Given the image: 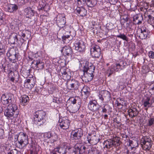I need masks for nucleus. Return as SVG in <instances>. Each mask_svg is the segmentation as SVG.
Returning a JSON list of instances; mask_svg holds the SVG:
<instances>
[{
    "mask_svg": "<svg viewBox=\"0 0 154 154\" xmlns=\"http://www.w3.org/2000/svg\"><path fill=\"white\" fill-rule=\"evenodd\" d=\"M50 132H48L47 133H45L44 134V137L45 139L47 140L49 138H50Z\"/></svg>",
    "mask_w": 154,
    "mask_h": 154,
    "instance_id": "obj_41",
    "label": "nucleus"
},
{
    "mask_svg": "<svg viewBox=\"0 0 154 154\" xmlns=\"http://www.w3.org/2000/svg\"><path fill=\"white\" fill-rule=\"evenodd\" d=\"M57 23L58 26L60 28H64L66 23L65 16L63 14H59L57 17Z\"/></svg>",
    "mask_w": 154,
    "mask_h": 154,
    "instance_id": "obj_8",
    "label": "nucleus"
},
{
    "mask_svg": "<svg viewBox=\"0 0 154 154\" xmlns=\"http://www.w3.org/2000/svg\"><path fill=\"white\" fill-rule=\"evenodd\" d=\"M14 139L18 141L17 146L20 149L23 148L29 143L27 136L23 133H20L19 135H16L14 136Z\"/></svg>",
    "mask_w": 154,
    "mask_h": 154,
    "instance_id": "obj_3",
    "label": "nucleus"
},
{
    "mask_svg": "<svg viewBox=\"0 0 154 154\" xmlns=\"http://www.w3.org/2000/svg\"><path fill=\"white\" fill-rule=\"evenodd\" d=\"M127 153H128V150H127Z\"/></svg>",
    "mask_w": 154,
    "mask_h": 154,
    "instance_id": "obj_62",
    "label": "nucleus"
},
{
    "mask_svg": "<svg viewBox=\"0 0 154 154\" xmlns=\"http://www.w3.org/2000/svg\"><path fill=\"white\" fill-rule=\"evenodd\" d=\"M108 117V115L107 114H105L104 115V118L105 119H106Z\"/></svg>",
    "mask_w": 154,
    "mask_h": 154,
    "instance_id": "obj_60",
    "label": "nucleus"
},
{
    "mask_svg": "<svg viewBox=\"0 0 154 154\" xmlns=\"http://www.w3.org/2000/svg\"><path fill=\"white\" fill-rule=\"evenodd\" d=\"M18 9V6L16 5H10L8 6V11L10 12H13L16 11Z\"/></svg>",
    "mask_w": 154,
    "mask_h": 154,
    "instance_id": "obj_24",
    "label": "nucleus"
},
{
    "mask_svg": "<svg viewBox=\"0 0 154 154\" xmlns=\"http://www.w3.org/2000/svg\"><path fill=\"white\" fill-rule=\"evenodd\" d=\"M62 75L61 77L65 80H68L70 78V73L66 69H64L61 71Z\"/></svg>",
    "mask_w": 154,
    "mask_h": 154,
    "instance_id": "obj_22",
    "label": "nucleus"
},
{
    "mask_svg": "<svg viewBox=\"0 0 154 154\" xmlns=\"http://www.w3.org/2000/svg\"><path fill=\"white\" fill-rule=\"evenodd\" d=\"M81 94L82 95L83 94L85 95V97H87L88 95L89 92L87 90V87H84L81 90Z\"/></svg>",
    "mask_w": 154,
    "mask_h": 154,
    "instance_id": "obj_33",
    "label": "nucleus"
},
{
    "mask_svg": "<svg viewBox=\"0 0 154 154\" xmlns=\"http://www.w3.org/2000/svg\"><path fill=\"white\" fill-rule=\"evenodd\" d=\"M149 33V32H140L139 37L142 39H145L147 38Z\"/></svg>",
    "mask_w": 154,
    "mask_h": 154,
    "instance_id": "obj_32",
    "label": "nucleus"
},
{
    "mask_svg": "<svg viewBox=\"0 0 154 154\" xmlns=\"http://www.w3.org/2000/svg\"><path fill=\"white\" fill-rule=\"evenodd\" d=\"M148 56L151 59H154V52L150 51L148 52Z\"/></svg>",
    "mask_w": 154,
    "mask_h": 154,
    "instance_id": "obj_46",
    "label": "nucleus"
},
{
    "mask_svg": "<svg viewBox=\"0 0 154 154\" xmlns=\"http://www.w3.org/2000/svg\"><path fill=\"white\" fill-rule=\"evenodd\" d=\"M34 152L35 151H34L33 150H32V149H30L31 154H32L33 153V152L34 153Z\"/></svg>",
    "mask_w": 154,
    "mask_h": 154,
    "instance_id": "obj_61",
    "label": "nucleus"
},
{
    "mask_svg": "<svg viewBox=\"0 0 154 154\" xmlns=\"http://www.w3.org/2000/svg\"><path fill=\"white\" fill-rule=\"evenodd\" d=\"M45 1L42 0L39 2V5L38 7L39 11L44 10L45 11H47L50 9V7L48 5H46L45 3Z\"/></svg>",
    "mask_w": 154,
    "mask_h": 154,
    "instance_id": "obj_18",
    "label": "nucleus"
},
{
    "mask_svg": "<svg viewBox=\"0 0 154 154\" xmlns=\"http://www.w3.org/2000/svg\"><path fill=\"white\" fill-rule=\"evenodd\" d=\"M149 19L147 20L148 23L151 25L154 24V18L152 17L150 15L148 16Z\"/></svg>",
    "mask_w": 154,
    "mask_h": 154,
    "instance_id": "obj_40",
    "label": "nucleus"
},
{
    "mask_svg": "<svg viewBox=\"0 0 154 154\" xmlns=\"http://www.w3.org/2000/svg\"><path fill=\"white\" fill-rule=\"evenodd\" d=\"M142 4L141 5L142 7H141L140 9L141 10H142L143 8L145 9L146 10L147 8V4L146 3L141 2L140 4Z\"/></svg>",
    "mask_w": 154,
    "mask_h": 154,
    "instance_id": "obj_42",
    "label": "nucleus"
},
{
    "mask_svg": "<svg viewBox=\"0 0 154 154\" xmlns=\"http://www.w3.org/2000/svg\"><path fill=\"white\" fill-rule=\"evenodd\" d=\"M78 83L77 81H75L74 83L71 84V85L69 89L70 90L73 89H74L77 88L78 86Z\"/></svg>",
    "mask_w": 154,
    "mask_h": 154,
    "instance_id": "obj_34",
    "label": "nucleus"
},
{
    "mask_svg": "<svg viewBox=\"0 0 154 154\" xmlns=\"http://www.w3.org/2000/svg\"><path fill=\"white\" fill-rule=\"evenodd\" d=\"M150 101V98L149 97H147L143 102V104L144 107L146 108V110H147L148 108L150 106V104L149 103Z\"/></svg>",
    "mask_w": 154,
    "mask_h": 154,
    "instance_id": "obj_29",
    "label": "nucleus"
},
{
    "mask_svg": "<svg viewBox=\"0 0 154 154\" xmlns=\"http://www.w3.org/2000/svg\"><path fill=\"white\" fill-rule=\"evenodd\" d=\"M3 17H2V13H0V20H2Z\"/></svg>",
    "mask_w": 154,
    "mask_h": 154,
    "instance_id": "obj_56",
    "label": "nucleus"
},
{
    "mask_svg": "<svg viewBox=\"0 0 154 154\" xmlns=\"http://www.w3.org/2000/svg\"><path fill=\"white\" fill-rule=\"evenodd\" d=\"M116 104L118 106H119L121 105V103H119L118 102H117Z\"/></svg>",
    "mask_w": 154,
    "mask_h": 154,
    "instance_id": "obj_59",
    "label": "nucleus"
},
{
    "mask_svg": "<svg viewBox=\"0 0 154 154\" xmlns=\"http://www.w3.org/2000/svg\"><path fill=\"white\" fill-rule=\"evenodd\" d=\"M1 99V102L4 105H7L11 103V98L8 96H6L4 94L2 95Z\"/></svg>",
    "mask_w": 154,
    "mask_h": 154,
    "instance_id": "obj_20",
    "label": "nucleus"
},
{
    "mask_svg": "<svg viewBox=\"0 0 154 154\" xmlns=\"http://www.w3.org/2000/svg\"><path fill=\"white\" fill-rule=\"evenodd\" d=\"M18 40L17 34L15 33H11L8 39L10 43L13 44H15V42L17 41Z\"/></svg>",
    "mask_w": 154,
    "mask_h": 154,
    "instance_id": "obj_21",
    "label": "nucleus"
},
{
    "mask_svg": "<svg viewBox=\"0 0 154 154\" xmlns=\"http://www.w3.org/2000/svg\"><path fill=\"white\" fill-rule=\"evenodd\" d=\"M25 12L27 15L31 17L34 15L35 12L30 7H27L25 9Z\"/></svg>",
    "mask_w": 154,
    "mask_h": 154,
    "instance_id": "obj_26",
    "label": "nucleus"
},
{
    "mask_svg": "<svg viewBox=\"0 0 154 154\" xmlns=\"http://www.w3.org/2000/svg\"><path fill=\"white\" fill-rule=\"evenodd\" d=\"M69 37V35H67V37H66L67 38H68Z\"/></svg>",
    "mask_w": 154,
    "mask_h": 154,
    "instance_id": "obj_63",
    "label": "nucleus"
},
{
    "mask_svg": "<svg viewBox=\"0 0 154 154\" xmlns=\"http://www.w3.org/2000/svg\"><path fill=\"white\" fill-rule=\"evenodd\" d=\"M88 106L89 109L91 111L94 112H95L98 110L100 108V106L97 102L93 101H90L88 105Z\"/></svg>",
    "mask_w": 154,
    "mask_h": 154,
    "instance_id": "obj_11",
    "label": "nucleus"
},
{
    "mask_svg": "<svg viewBox=\"0 0 154 154\" xmlns=\"http://www.w3.org/2000/svg\"><path fill=\"white\" fill-rule=\"evenodd\" d=\"M140 32H149V30L144 26H142L140 28Z\"/></svg>",
    "mask_w": 154,
    "mask_h": 154,
    "instance_id": "obj_47",
    "label": "nucleus"
},
{
    "mask_svg": "<svg viewBox=\"0 0 154 154\" xmlns=\"http://www.w3.org/2000/svg\"><path fill=\"white\" fill-rule=\"evenodd\" d=\"M51 154H69L65 147H60L54 149Z\"/></svg>",
    "mask_w": 154,
    "mask_h": 154,
    "instance_id": "obj_9",
    "label": "nucleus"
},
{
    "mask_svg": "<svg viewBox=\"0 0 154 154\" xmlns=\"http://www.w3.org/2000/svg\"><path fill=\"white\" fill-rule=\"evenodd\" d=\"M45 113L42 110H38L34 114L35 120L37 122V124L40 125L43 124L45 121Z\"/></svg>",
    "mask_w": 154,
    "mask_h": 154,
    "instance_id": "obj_4",
    "label": "nucleus"
},
{
    "mask_svg": "<svg viewBox=\"0 0 154 154\" xmlns=\"http://www.w3.org/2000/svg\"><path fill=\"white\" fill-rule=\"evenodd\" d=\"M14 77H12V78H11V81H12V82H13L14 81Z\"/></svg>",
    "mask_w": 154,
    "mask_h": 154,
    "instance_id": "obj_58",
    "label": "nucleus"
},
{
    "mask_svg": "<svg viewBox=\"0 0 154 154\" xmlns=\"http://www.w3.org/2000/svg\"><path fill=\"white\" fill-rule=\"evenodd\" d=\"M102 112L103 113H106L107 112V109L105 107V106H104L102 108Z\"/></svg>",
    "mask_w": 154,
    "mask_h": 154,
    "instance_id": "obj_54",
    "label": "nucleus"
},
{
    "mask_svg": "<svg viewBox=\"0 0 154 154\" xmlns=\"http://www.w3.org/2000/svg\"><path fill=\"white\" fill-rule=\"evenodd\" d=\"M143 20V17L141 15H137L133 17V21L136 24L139 25L141 23L142 20Z\"/></svg>",
    "mask_w": 154,
    "mask_h": 154,
    "instance_id": "obj_23",
    "label": "nucleus"
},
{
    "mask_svg": "<svg viewBox=\"0 0 154 154\" xmlns=\"http://www.w3.org/2000/svg\"><path fill=\"white\" fill-rule=\"evenodd\" d=\"M42 61L41 60V58L39 57L38 59H36L34 60L32 62V63L34 64L35 66H36L38 64H39L41 62H42Z\"/></svg>",
    "mask_w": 154,
    "mask_h": 154,
    "instance_id": "obj_35",
    "label": "nucleus"
},
{
    "mask_svg": "<svg viewBox=\"0 0 154 154\" xmlns=\"http://www.w3.org/2000/svg\"><path fill=\"white\" fill-rule=\"evenodd\" d=\"M57 99H58V97H54L53 99V102L58 103H61V101L60 100H57Z\"/></svg>",
    "mask_w": 154,
    "mask_h": 154,
    "instance_id": "obj_48",
    "label": "nucleus"
},
{
    "mask_svg": "<svg viewBox=\"0 0 154 154\" xmlns=\"http://www.w3.org/2000/svg\"><path fill=\"white\" fill-rule=\"evenodd\" d=\"M61 52L64 56H69L71 54L72 51L70 47L69 46H65L61 50Z\"/></svg>",
    "mask_w": 154,
    "mask_h": 154,
    "instance_id": "obj_16",
    "label": "nucleus"
},
{
    "mask_svg": "<svg viewBox=\"0 0 154 154\" xmlns=\"http://www.w3.org/2000/svg\"><path fill=\"white\" fill-rule=\"evenodd\" d=\"M117 37L118 38H120L128 42V38L124 34H120L117 35Z\"/></svg>",
    "mask_w": 154,
    "mask_h": 154,
    "instance_id": "obj_36",
    "label": "nucleus"
},
{
    "mask_svg": "<svg viewBox=\"0 0 154 154\" xmlns=\"http://www.w3.org/2000/svg\"><path fill=\"white\" fill-rule=\"evenodd\" d=\"M114 142L111 140L106 141L105 142V143L106 144L105 147L107 149H109L114 145Z\"/></svg>",
    "mask_w": 154,
    "mask_h": 154,
    "instance_id": "obj_30",
    "label": "nucleus"
},
{
    "mask_svg": "<svg viewBox=\"0 0 154 154\" xmlns=\"http://www.w3.org/2000/svg\"><path fill=\"white\" fill-rule=\"evenodd\" d=\"M85 65L84 66V77L85 82L91 80L93 77V73L95 69L94 66L91 63L87 61H84Z\"/></svg>",
    "mask_w": 154,
    "mask_h": 154,
    "instance_id": "obj_1",
    "label": "nucleus"
},
{
    "mask_svg": "<svg viewBox=\"0 0 154 154\" xmlns=\"http://www.w3.org/2000/svg\"><path fill=\"white\" fill-rule=\"evenodd\" d=\"M50 138L54 141H55L57 139V134L54 132H50Z\"/></svg>",
    "mask_w": 154,
    "mask_h": 154,
    "instance_id": "obj_39",
    "label": "nucleus"
},
{
    "mask_svg": "<svg viewBox=\"0 0 154 154\" xmlns=\"http://www.w3.org/2000/svg\"><path fill=\"white\" fill-rule=\"evenodd\" d=\"M78 4L80 5H82L85 4L87 3V0H77Z\"/></svg>",
    "mask_w": 154,
    "mask_h": 154,
    "instance_id": "obj_44",
    "label": "nucleus"
},
{
    "mask_svg": "<svg viewBox=\"0 0 154 154\" xmlns=\"http://www.w3.org/2000/svg\"><path fill=\"white\" fill-rule=\"evenodd\" d=\"M19 111L15 104H9L5 110L4 115L8 119H16L19 114Z\"/></svg>",
    "mask_w": 154,
    "mask_h": 154,
    "instance_id": "obj_2",
    "label": "nucleus"
},
{
    "mask_svg": "<svg viewBox=\"0 0 154 154\" xmlns=\"http://www.w3.org/2000/svg\"><path fill=\"white\" fill-rule=\"evenodd\" d=\"M38 69H41L43 68L44 66V63L42 62H41L39 64H38L35 66Z\"/></svg>",
    "mask_w": 154,
    "mask_h": 154,
    "instance_id": "obj_45",
    "label": "nucleus"
},
{
    "mask_svg": "<svg viewBox=\"0 0 154 154\" xmlns=\"http://www.w3.org/2000/svg\"><path fill=\"white\" fill-rule=\"evenodd\" d=\"M100 49V47L97 45H94L91 49V53L92 56L98 58L101 55Z\"/></svg>",
    "mask_w": 154,
    "mask_h": 154,
    "instance_id": "obj_7",
    "label": "nucleus"
},
{
    "mask_svg": "<svg viewBox=\"0 0 154 154\" xmlns=\"http://www.w3.org/2000/svg\"><path fill=\"white\" fill-rule=\"evenodd\" d=\"M75 47V49L79 52H83L85 48L84 42L81 40L76 42Z\"/></svg>",
    "mask_w": 154,
    "mask_h": 154,
    "instance_id": "obj_12",
    "label": "nucleus"
},
{
    "mask_svg": "<svg viewBox=\"0 0 154 154\" xmlns=\"http://www.w3.org/2000/svg\"><path fill=\"white\" fill-rule=\"evenodd\" d=\"M124 62L123 61H121L119 63H117L112 66L111 71H118L124 68Z\"/></svg>",
    "mask_w": 154,
    "mask_h": 154,
    "instance_id": "obj_13",
    "label": "nucleus"
},
{
    "mask_svg": "<svg viewBox=\"0 0 154 154\" xmlns=\"http://www.w3.org/2000/svg\"><path fill=\"white\" fill-rule=\"evenodd\" d=\"M20 2L22 4H25V0H19Z\"/></svg>",
    "mask_w": 154,
    "mask_h": 154,
    "instance_id": "obj_55",
    "label": "nucleus"
},
{
    "mask_svg": "<svg viewBox=\"0 0 154 154\" xmlns=\"http://www.w3.org/2000/svg\"><path fill=\"white\" fill-rule=\"evenodd\" d=\"M17 54L11 55L10 57H8L9 60L13 63H14L16 61V60L17 59Z\"/></svg>",
    "mask_w": 154,
    "mask_h": 154,
    "instance_id": "obj_37",
    "label": "nucleus"
},
{
    "mask_svg": "<svg viewBox=\"0 0 154 154\" xmlns=\"http://www.w3.org/2000/svg\"><path fill=\"white\" fill-rule=\"evenodd\" d=\"M141 144L143 149L148 151L151 148L152 141L150 138L145 136L143 137V140H141Z\"/></svg>",
    "mask_w": 154,
    "mask_h": 154,
    "instance_id": "obj_5",
    "label": "nucleus"
},
{
    "mask_svg": "<svg viewBox=\"0 0 154 154\" xmlns=\"http://www.w3.org/2000/svg\"><path fill=\"white\" fill-rule=\"evenodd\" d=\"M17 152L18 153H20V152Z\"/></svg>",
    "mask_w": 154,
    "mask_h": 154,
    "instance_id": "obj_64",
    "label": "nucleus"
},
{
    "mask_svg": "<svg viewBox=\"0 0 154 154\" xmlns=\"http://www.w3.org/2000/svg\"><path fill=\"white\" fill-rule=\"evenodd\" d=\"M97 3V0H87V5L89 7H94L96 5Z\"/></svg>",
    "mask_w": 154,
    "mask_h": 154,
    "instance_id": "obj_28",
    "label": "nucleus"
},
{
    "mask_svg": "<svg viewBox=\"0 0 154 154\" xmlns=\"http://www.w3.org/2000/svg\"><path fill=\"white\" fill-rule=\"evenodd\" d=\"M76 13L78 15L82 17L85 16L86 14V10L81 6V7H77L75 10Z\"/></svg>",
    "mask_w": 154,
    "mask_h": 154,
    "instance_id": "obj_19",
    "label": "nucleus"
},
{
    "mask_svg": "<svg viewBox=\"0 0 154 154\" xmlns=\"http://www.w3.org/2000/svg\"><path fill=\"white\" fill-rule=\"evenodd\" d=\"M17 54L14 48H10L6 53L8 57H10L12 55H16Z\"/></svg>",
    "mask_w": 154,
    "mask_h": 154,
    "instance_id": "obj_31",
    "label": "nucleus"
},
{
    "mask_svg": "<svg viewBox=\"0 0 154 154\" xmlns=\"http://www.w3.org/2000/svg\"><path fill=\"white\" fill-rule=\"evenodd\" d=\"M154 118L151 117L150 118L148 119V122H147V125L148 126H151L154 124Z\"/></svg>",
    "mask_w": 154,
    "mask_h": 154,
    "instance_id": "obj_38",
    "label": "nucleus"
},
{
    "mask_svg": "<svg viewBox=\"0 0 154 154\" xmlns=\"http://www.w3.org/2000/svg\"><path fill=\"white\" fill-rule=\"evenodd\" d=\"M59 122V125L61 128L65 130L69 128L70 123V121L69 119H60Z\"/></svg>",
    "mask_w": 154,
    "mask_h": 154,
    "instance_id": "obj_10",
    "label": "nucleus"
},
{
    "mask_svg": "<svg viewBox=\"0 0 154 154\" xmlns=\"http://www.w3.org/2000/svg\"><path fill=\"white\" fill-rule=\"evenodd\" d=\"M71 101L72 103L73 104H75L76 103V100L75 98H73L71 99Z\"/></svg>",
    "mask_w": 154,
    "mask_h": 154,
    "instance_id": "obj_53",
    "label": "nucleus"
},
{
    "mask_svg": "<svg viewBox=\"0 0 154 154\" xmlns=\"http://www.w3.org/2000/svg\"><path fill=\"white\" fill-rule=\"evenodd\" d=\"M88 135L89 136L87 137V139L89 143L94 145L96 144L98 142L99 140L97 138L95 135H94L91 138L89 137L91 136L90 134H89Z\"/></svg>",
    "mask_w": 154,
    "mask_h": 154,
    "instance_id": "obj_17",
    "label": "nucleus"
},
{
    "mask_svg": "<svg viewBox=\"0 0 154 154\" xmlns=\"http://www.w3.org/2000/svg\"><path fill=\"white\" fill-rule=\"evenodd\" d=\"M4 129L0 128V138H2L4 135Z\"/></svg>",
    "mask_w": 154,
    "mask_h": 154,
    "instance_id": "obj_49",
    "label": "nucleus"
},
{
    "mask_svg": "<svg viewBox=\"0 0 154 154\" xmlns=\"http://www.w3.org/2000/svg\"><path fill=\"white\" fill-rule=\"evenodd\" d=\"M149 91L150 93H154V84L150 85Z\"/></svg>",
    "mask_w": 154,
    "mask_h": 154,
    "instance_id": "obj_50",
    "label": "nucleus"
},
{
    "mask_svg": "<svg viewBox=\"0 0 154 154\" xmlns=\"http://www.w3.org/2000/svg\"><path fill=\"white\" fill-rule=\"evenodd\" d=\"M133 23L130 22H127L126 24V28L132 29V26Z\"/></svg>",
    "mask_w": 154,
    "mask_h": 154,
    "instance_id": "obj_43",
    "label": "nucleus"
},
{
    "mask_svg": "<svg viewBox=\"0 0 154 154\" xmlns=\"http://www.w3.org/2000/svg\"><path fill=\"white\" fill-rule=\"evenodd\" d=\"M99 99L102 102H108L110 99V94L109 92L107 91H101L100 92L98 96Z\"/></svg>",
    "mask_w": 154,
    "mask_h": 154,
    "instance_id": "obj_6",
    "label": "nucleus"
},
{
    "mask_svg": "<svg viewBox=\"0 0 154 154\" xmlns=\"http://www.w3.org/2000/svg\"><path fill=\"white\" fill-rule=\"evenodd\" d=\"M21 35L23 38H24L25 37L26 35L25 33H22Z\"/></svg>",
    "mask_w": 154,
    "mask_h": 154,
    "instance_id": "obj_57",
    "label": "nucleus"
},
{
    "mask_svg": "<svg viewBox=\"0 0 154 154\" xmlns=\"http://www.w3.org/2000/svg\"><path fill=\"white\" fill-rule=\"evenodd\" d=\"M35 82L32 79H26L25 81L24 86L29 89H31L34 86Z\"/></svg>",
    "mask_w": 154,
    "mask_h": 154,
    "instance_id": "obj_15",
    "label": "nucleus"
},
{
    "mask_svg": "<svg viewBox=\"0 0 154 154\" xmlns=\"http://www.w3.org/2000/svg\"><path fill=\"white\" fill-rule=\"evenodd\" d=\"M128 112L129 115L132 118L137 116L138 113V112L136 109H130L128 110Z\"/></svg>",
    "mask_w": 154,
    "mask_h": 154,
    "instance_id": "obj_25",
    "label": "nucleus"
},
{
    "mask_svg": "<svg viewBox=\"0 0 154 154\" xmlns=\"http://www.w3.org/2000/svg\"><path fill=\"white\" fill-rule=\"evenodd\" d=\"M109 2L112 4H115L117 3L118 0H108Z\"/></svg>",
    "mask_w": 154,
    "mask_h": 154,
    "instance_id": "obj_51",
    "label": "nucleus"
},
{
    "mask_svg": "<svg viewBox=\"0 0 154 154\" xmlns=\"http://www.w3.org/2000/svg\"><path fill=\"white\" fill-rule=\"evenodd\" d=\"M4 51V49L3 46L2 45H0V54H1L3 53Z\"/></svg>",
    "mask_w": 154,
    "mask_h": 154,
    "instance_id": "obj_52",
    "label": "nucleus"
},
{
    "mask_svg": "<svg viewBox=\"0 0 154 154\" xmlns=\"http://www.w3.org/2000/svg\"><path fill=\"white\" fill-rule=\"evenodd\" d=\"M29 100V97L26 95L22 96L21 102L23 105H25L27 104Z\"/></svg>",
    "mask_w": 154,
    "mask_h": 154,
    "instance_id": "obj_27",
    "label": "nucleus"
},
{
    "mask_svg": "<svg viewBox=\"0 0 154 154\" xmlns=\"http://www.w3.org/2000/svg\"><path fill=\"white\" fill-rule=\"evenodd\" d=\"M72 134L74 139H79L83 135L82 130L81 128H79L77 130L72 131Z\"/></svg>",
    "mask_w": 154,
    "mask_h": 154,
    "instance_id": "obj_14",
    "label": "nucleus"
}]
</instances>
